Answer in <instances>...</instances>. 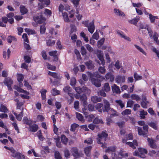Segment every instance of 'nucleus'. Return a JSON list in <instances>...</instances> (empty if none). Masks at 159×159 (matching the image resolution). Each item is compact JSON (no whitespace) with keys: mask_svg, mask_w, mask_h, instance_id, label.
I'll return each instance as SVG.
<instances>
[{"mask_svg":"<svg viewBox=\"0 0 159 159\" xmlns=\"http://www.w3.org/2000/svg\"><path fill=\"white\" fill-rule=\"evenodd\" d=\"M135 47L140 52H142L143 54L145 55H146V53L144 51L143 49L141 48L139 46L135 44L134 45Z\"/></svg>","mask_w":159,"mask_h":159,"instance_id":"43","label":"nucleus"},{"mask_svg":"<svg viewBox=\"0 0 159 159\" xmlns=\"http://www.w3.org/2000/svg\"><path fill=\"white\" fill-rule=\"evenodd\" d=\"M11 156L17 158L18 159H25V156L19 152H16L14 154H12Z\"/></svg>","mask_w":159,"mask_h":159,"instance_id":"16","label":"nucleus"},{"mask_svg":"<svg viewBox=\"0 0 159 159\" xmlns=\"http://www.w3.org/2000/svg\"><path fill=\"white\" fill-rule=\"evenodd\" d=\"M97 57L101 61V64L104 66L105 64V62L103 57V53L101 51H98L97 53Z\"/></svg>","mask_w":159,"mask_h":159,"instance_id":"7","label":"nucleus"},{"mask_svg":"<svg viewBox=\"0 0 159 159\" xmlns=\"http://www.w3.org/2000/svg\"><path fill=\"white\" fill-rule=\"evenodd\" d=\"M104 89L106 92H108L110 91V87L109 83H107L104 84Z\"/></svg>","mask_w":159,"mask_h":159,"instance_id":"37","label":"nucleus"},{"mask_svg":"<svg viewBox=\"0 0 159 159\" xmlns=\"http://www.w3.org/2000/svg\"><path fill=\"white\" fill-rule=\"evenodd\" d=\"M130 113L131 110L128 109H125L121 113L122 115L124 116L128 115L130 114Z\"/></svg>","mask_w":159,"mask_h":159,"instance_id":"47","label":"nucleus"},{"mask_svg":"<svg viewBox=\"0 0 159 159\" xmlns=\"http://www.w3.org/2000/svg\"><path fill=\"white\" fill-rule=\"evenodd\" d=\"M85 64L89 69L91 70L93 69L94 67V65L93 61L91 60H89L85 62Z\"/></svg>","mask_w":159,"mask_h":159,"instance_id":"15","label":"nucleus"},{"mask_svg":"<svg viewBox=\"0 0 159 159\" xmlns=\"http://www.w3.org/2000/svg\"><path fill=\"white\" fill-rule=\"evenodd\" d=\"M98 96H101L105 97L106 96V94L103 90H100L98 92Z\"/></svg>","mask_w":159,"mask_h":159,"instance_id":"55","label":"nucleus"},{"mask_svg":"<svg viewBox=\"0 0 159 159\" xmlns=\"http://www.w3.org/2000/svg\"><path fill=\"white\" fill-rule=\"evenodd\" d=\"M111 89L113 93H119L120 92L119 87L115 84L111 87Z\"/></svg>","mask_w":159,"mask_h":159,"instance_id":"21","label":"nucleus"},{"mask_svg":"<svg viewBox=\"0 0 159 159\" xmlns=\"http://www.w3.org/2000/svg\"><path fill=\"white\" fill-rule=\"evenodd\" d=\"M48 74L54 78L58 79V77L57 75V74L55 72H52L51 71H49L48 73Z\"/></svg>","mask_w":159,"mask_h":159,"instance_id":"50","label":"nucleus"},{"mask_svg":"<svg viewBox=\"0 0 159 159\" xmlns=\"http://www.w3.org/2000/svg\"><path fill=\"white\" fill-rule=\"evenodd\" d=\"M149 125L150 126L153 128L155 130L157 129V124L153 122H151L149 124Z\"/></svg>","mask_w":159,"mask_h":159,"instance_id":"62","label":"nucleus"},{"mask_svg":"<svg viewBox=\"0 0 159 159\" xmlns=\"http://www.w3.org/2000/svg\"><path fill=\"white\" fill-rule=\"evenodd\" d=\"M15 88L17 91L20 92L24 93L26 95H28L29 94V93L28 92L20 88V87L16 86H15Z\"/></svg>","mask_w":159,"mask_h":159,"instance_id":"29","label":"nucleus"},{"mask_svg":"<svg viewBox=\"0 0 159 159\" xmlns=\"http://www.w3.org/2000/svg\"><path fill=\"white\" fill-rule=\"evenodd\" d=\"M114 12L116 15L119 16H125V13L119 9H114Z\"/></svg>","mask_w":159,"mask_h":159,"instance_id":"23","label":"nucleus"},{"mask_svg":"<svg viewBox=\"0 0 159 159\" xmlns=\"http://www.w3.org/2000/svg\"><path fill=\"white\" fill-rule=\"evenodd\" d=\"M130 97L132 99L135 100L137 102L139 101L141 99V98L138 95L135 94H132Z\"/></svg>","mask_w":159,"mask_h":159,"instance_id":"32","label":"nucleus"},{"mask_svg":"<svg viewBox=\"0 0 159 159\" xmlns=\"http://www.w3.org/2000/svg\"><path fill=\"white\" fill-rule=\"evenodd\" d=\"M92 148V147L91 146H89L85 148L84 152L87 157L90 156V152Z\"/></svg>","mask_w":159,"mask_h":159,"instance_id":"26","label":"nucleus"},{"mask_svg":"<svg viewBox=\"0 0 159 159\" xmlns=\"http://www.w3.org/2000/svg\"><path fill=\"white\" fill-rule=\"evenodd\" d=\"M115 81L117 83H119L121 82H124L125 81V78L124 76L118 75L115 79Z\"/></svg>","mask_w":159,"mask_h":159,"instance_id":"17","label":"nucleus"},{"mask_svg":"<svg viewBox=\"0 0 159 159\" xmlns=\"http://www.w3.org/2000/svg\"><path fill=\"white\" fill-rule=\"evenodd\" d=\"M81 53L82 55H85L86 54V50L85 48L82 46L81 47Z\"/></svg>","mask_w":159,"mask_h":159,"instance_id":"64","label":"nucleus"},{"mask_svg":"<svg viewBox=\"0 0 159 159\" xmlns=\"http://www.w3.org/2000/svg\"><path fill=\"white\" fill-rule=\"evenodd\" d=\"M8 109L7 107L2 104L0 105V111L4 113H7L8 111Z\"/></svg>","mask_w":159,"mask_h":159,"instance_id":"30","label":"nucleus"},{"mask_svg":"<svg viewBox=\"0 0 159 159\" xmlns=\"http://www.w3.org/2000/svg\"><path fill=\"white\" fill-rule=\"evenodd\" d=\"M105 78L106 80H109L111 82H113L114 79V76L111 72L107 73L105 75Z\"/></svg>","mask_w":159,"mask_h":159,"instance_id":"14","label":"nucleus"},{"mask_svg":"<svg viewBox=\"0 0 159 159\" xmlns=\"http://www.w3.org/2000/svg\"><path fill=\"white\" fill-rule=\"evenodd\" d=\"M89 77L91 78V82L92 84L97 87L101 86V82L98 78H100V75L98 72H95L93 75L92 73L89 72Z\"/></svg>","mask_w":159,"mask_h":159,"instance_id":"1","label":"nucleus"},{"mask_svg":"<svg viewBox=\"0 0 159 159\" xmlns=\"http://www.w3.org/2000/svg\"><path fill=\"white\" fill-rule=\"evenodd\" d=\"M76 117L78 119L82 122L84 121V117L82 116V114H81L76 112Z\"/></svg>","mask_w":159,"mask_h":159,"instance_id":"34","label":"nucleus"},{"mask_svg":"<svg viewBox=\"0 0 159 159\" xmlns=\"http://www.w3.org/2000/svg\"><path fill=\"white\" fill-rule=\"evenodd\" d=\"M88 108L89 110L90 111H93L94 110V106L92 104H89Z\"/></svg>","mask_w":159,"mask_h":159,"instance_id":"59","label":"nucleus"},{"mask_svg":"<svg viewBox=\"0 0 159 159\" xmlns=\"http://www.w3.org/2000/svg\"><path fill=\"white\" fill-rule=\"evenodd\" d=\"M62 15L63 17V18L64 19V20L66 22H69L70 20L69 19L68 14L66 12L62 13Z\"/></svg>","mask_w":159,"mask_h":159,"instance_id":"35","label":"nucleus"},{"mask_svg":"<svg viewBox=\"0 0 159 159\" xmlns=\"http://www.w3.org/2000/svg\"><path fill=\"white\" fill-rule=\"evenodd\" d=\"M103 104L102 103H97L95 106L96 109L100 112H102L103 111L102 107H103Z\"/></svg>","mask_w":159,"mask_h":159,"instance_id":"27","label":"nucleus"},{"mask_svg":"<svg viewBox=\"0 0 159 159\" xmlns=\"http://www.w3.org/2000/svg\"><path fill=\"white\" fill-rule=\"evenodd\" d=\"M1 20L2 21L0 20V26L2 27H6V24L7 23L8 21L7 17L3 16L2 17Z\"/></svg>","mask_w":159,"mask_h":159,"instance_id":"12","label":"nucleus"},{"mask_svg":"<svg viewBox=\"0 0 159 159\" xmlns=\"http://www.w3.org/2000/svg\"><path fill=\"white\" fill-rule=\"evenodd\" d=\"M98 136L97 143L99 144H102V147L103 148H106V143H103V142L104 143L106 140L108 136V134L105 132L102 131L101 133L98 134Z\"/></svg>","mask_w":159,"mask_h":159,"instance_id":"2","label":"nucleus"},{"mask_svg":"<svg viewBox=\"0 0 159 159\" xmlns=\"http://www.w3.org/2000/svg\"><path fill=\"white\" fill-rule=\"evenodd\" d=\"M116 32L117 34L119 35L121 38H123L127 40H130V38L129 37L125 36L124 33L121 31L118 30Z\"/></svg>","mask_w":159,"mask_h":159,"instance_id":"24","label":"nucleus"},{"mask_svg":"<svg viewBox=\"0 0 159 159\" xmlns=\"http://www.w3.org/2000/svg\"><path fill=\"white\" fill-rule=\"evenodd\" d=\"M104 105L102 107V110L103 112H108L110 109V105L109 102L106 100H103Z\"/></svg>","mask_w":159,"mask_h":159,"instance_id":"5","label":"nucleus"},{"mask_svg":"<svg viewBox=\"0 0 159 159\" xmlns=\"http://www.w3.org/2000/svg\"><path fill=\"white\" fill-rule=\"evenodd\" d=\"M80 99L83 103L84 106L87 105V98L85 94H83L80 97Z\"/></svg>","mask_w":159,"mask_h":159,"instance_id":"19","label":"nucleus"},{"mask_svg":"<svg viewBox=\"0 0 159 159\" xmlns=\"http://www.w3.org/2000/svg\"><path fill=\"white\" fill-rule=\"evenodd\" d=\"M91 100L92 102L96 103L102 101V98L101 97H98L97 96H94L91 97Z\"/></svg>","mask_w":159,"mask_h":159,"instance_id":"18","label":"nucleus"},{"mask_svg":"<svg viewBox=\"0 0 159 159\" xmlns=\"http://www.w3.org/2000/svg\"><path fill=\"white\" fill-rule=\"evenodd\" d=\"M20 9L22 15H24L28 12V10L24 6L21 5L20 7Z\"/></svg>","mask_w":159,"mask_h":159,"instance_id":"22","label":"nucleus"},{"mask_svg":"<svg viewBox=\"0 0 159 159\" xmlns=\"http://www.w3.org/2000/svg\"><path fill=\"white\" fill-rule=\"evenodd\" d=\"M147 140L148 143V145L151 148L156 149L157 148L156 144L155 143V140L152 139L148 138Z\"/></svg>","mask_w":159,"mask_h":159,"instance_id":"9","label":"nucleus"},{"mask_svg":"<svg viewBox=\"0 0 159 159\" xmlns=\"http://www.w3.org/2000/svg\"><path fill=\"white\" fill-rule=\"evenodd\" d=\"M78 126L77 124H75L72 125L71 126L70 130L72 131H75L76 128L78 127Z\"/></svg>","mask_w":159,"mask_h":159,"instance_id":"63","label":"nucleus"},{"mask_svg":"<svg viewBox=\"0 0 159 159\" xmlns=\"http://www.w3.org/2000/svg\"><path fill=\"white\" fill-rule=\"evenodd\" d=\"M4 83L5 85L7 86L8 90H12V89L11 87V85L13 84V81L11 79L9 78H6Z\"/></svg>","mask_w":159,"mask_h":159,"instance_id":"6","label":"nucleus"},{"mask_svg":"<svg viewBox=\"0 0 159 159\" xmlns=\"http://www.w3.org/2000/svg\"><path fill=\"white\" fill-rule=\"evenodd\" d=\"M46 31L45 25L43 24L40 26V31L41 34H43Z\"/></svg>","mask_w":159,"mask_h":159,"instance_id":"39","label":"nucleus"},{"mask_svg":"<svg viewBox=\"0 0 159 159\" xmlns=\"http://www.w3.org/2000/svg\"><path fill=\"white\" fill-rule=\"evenodd\" d=\"M98 70L101 74H104L106 72V70L104 67L100 66L98 68Z\"/></svg>","mask_w":159,"mask_h":159,"instance_id":"57","label":"nucleus"},{"mask_svg":"<svg viewBox=\"0 0 159 159\" xmlns=\"http://www.w3.org/2000/svg\"><path fill=\"white\" fill-rule=\"evenodd\" d=\"M47 91L46 89H43V90L40 91V93L41 94V97L43 100H44L46 99V94Z\"/></svg>","mask_w":159,"mask_h":159,"instance_id":"40","label":"nucleus"},{"mask_svg":"<svg viewBox=\"0 0 159 159\" xmlns=\"http://www.w3.org/2000/svg\"><path fill=\"white\" fill-rule=\"evenodd\" d=\"M23 108L22 109V111L20 112V113L19 114L17 115L16 117L17 119L19 121H20L22 119V118L23 116Z\"/></svg>","mask_w":159,"mask_h":159,"instance_id":"42","label":"nucleus"},{"mask_svg":"<svg viewBox=\"0 0 159 159\" xmlns=\"http://www.w3.org/2000/svg\"><path fill=\"white\" fill-rule=\"evenodd\" d=\"M54 157L55 159H62L61 154L57 151L54 152Z\"/></svg>","mask_w":159,"mask_h":159,"instance_id":"33","label":"nucleus"},{"mask_svg":"<svg viewBox=\"0 0 159 159\" xmlns=\"http://www.w3.org/2000/svg\"><path fill=\"white\" fill-rule=\"evenodd\" d=\"M55 43V41L50 39L48 40L47 44L48 46H52Z\"/></svg>","mask_w":159,"mask_h":159,"instance_id":"51","label":"nucleus"},{"mask_svg":"<svg viewBox=\"0 0 159 159\" xmlns=\"http://www.w3.org/2000/svg\"><path fill=\"white\" fill-rule=\"evenodd\" d=\"M138 150L140 154L139 157L143 158H145V154H146L148 152L147 150L145 149L141 148H139Z\"/></svg>","mask_w":159,"mask_h":159,"instance_id":"10","label":"nucleus"},{"mask_svg":"<svg viewBox=\"0 0 159 159\" xmlns=\"http://www.w3.org/2000/svg\"><path fill=\"white\" fill-rule=\"evenodd\" d=\"M33 19L36 22L39 24L43 23L46 20L45 18L41 15L34 16Z\"/></svg>","mask_w":159,"mask_h":159,"instance_id":"4","label":"nucleus"},{"mask_svg":"<svg viewBox=\"0 0 159 159\" xmlns=\"http://www.w3.org/2000/svg\"><path fill=\"white\" fill-rule=\"evenodd\" d=\"M148 127L147 125H144L142 127H138V131L139 135H142L144 137H148Z\"/></svg>","mask_w":159,"mask_h":159,"instance_id":"3","label":"nucleus"},{"mask_svg":"<svg viewBox=\"0 0 159 159\" xmlns=\"http://www.w3.org/2000/svg\"><path fill=\"white\" fill-rule=\"evenodd\" d=\"M13 40H16V39L14 37L10 36L8 37L7 41L8 43H11Z\"/></svg>","mask_w":159,"mask_h":159,"instance_id":"56","label":"nucleus"},{"mask_svg":"<svg viewBox=\"0 0 159 159\" xmlns=\"http://www.w3.org/2000/svg\"><path fill=\"white\" fill-rule=\"evenodd\" d=\"M38 129V126L36 124H34L30 126V130L33 132H35Z\"/></svg>","mask_w":159,"mask_h":159,"instance_id":"25","label":"nucleus"},{"mask_svg":"<svg viewBox=\"0 0 159 159\" xmlns=\"http://www.w3.org/2000/svg\"><path fill=\"white\" fill-rule=\"evenodd\" d=\"M148 113L147 111H145L144 110H142L140 111V117L141 119H144L145 118V116L147 115Z\"/></svg>","mask_w":159,"mask_h":159,"instance_id":"31","label":"nucleus"},{"mask_svg":"<svg viewBox=\"0 0 159 159\" xmlns=\"http://www.w3.org/2000/svg\"><path fill=\"white\" fill-rule=\"evenodd\" d=\"M71 88L68 86L65 87L63 89V91L65 92H68V95L72 98V96L73 95L71 93H69V92L71 91Z\"/></svg>","mask_w":159,"mask_h":159,"instance_id":"20","label":"nucleus"},{"mask_svg":"<svg viewBox=\"0 0 159 159\" xmlns=\"http://www.w3.org/2000/svg\"><path fill=\"white\" fill-rule=\"evenodd\" d=\"M24 79V76L22 74H18L17 80L18 82H22Z\"/></svg>","mask_w":159,"mask_h":159,"instance_id":"48","label":"nucleus"},{"mask_svg":"<svg viewBox=\"0 0 159 159\" xmlns=\"http://www.w3.org/2000/svg\"><path fill=\"white\" fill-rule=\"evenodd\" d=\"M149 103L148 101H142L141 102V105L142 107L144 108H147L148 104Z\"/></svg>","mask_w":159,"mask_h":159,"instance_id":"45","label":"nucleus"},{"mask_svg":"<svg viewBox=\"0 0 159 159\" xmlns=\"http://www.w3.org/2000/svg\"><path fill=\"white\" fill-rule=\"evenodd\" d=\"M149 16L151 22L152 23H153L154 22L156 19H157L158 18L157 16H153L151 14H149Z\"/></svg>","mask_w":159,"mask_h":159,"instance_id":"36","label":"nucleus"},{"mask_svg":"<svg viewBox=\"0 0 159 159\" xmlns=\"http://www.w3.org/2000/svg\"><path fill=\"white\" fill-rule=\"evenodd\" d=\"M87 27L89 32L91 34L93 33L95 29L94 21L93 20L92 22L89 24V25Z\"/></svg>","mask_w":159,"mask_h":159,"instance_id":"13","label":"nucleus"},{"mask_svg":"<svg viewBox=\"0 0 159 159\" xmlns=\"http://www.w3.org/2000/svg\"><path fill=\"white\" fill-rule=\"evenodd\" d=\"M46 65L47 68L49 70H55L56 69V67L54 66H53L48 63H46Z\"/></svg>","mask_w":159,"mask_h":159,"instance_id":"46","label":"nucleus"},{"mask_svg":"<svg viewBox=\"0 0 159 159\" xmlns=\"http://www.w3.org/2000/svg\"><path fill=\"white\" fill-rule=\"evenodd\" d=\"M64 156L67 158L69 157L70 155V153L69 151L67 149H65L64 151Z\"/></svg>","mask_w":159,"mask_h":159,"instance_id":"60","label":"nucleus"},{"mask_svg":"<svg viewBox=\"0 0 159 159\" xmlns=\"http://www.w3.org/2000/svg\"><path fill=\"white\" fill-rule=\"evenodd\" d=\"M116 102L118 105L120 106L121 108H123L125 106L124 103L120 100H116Z\"/></svg>","mask_w":159,"mask_h":159,"instance_id":"44","label":"nucleus"},{"mask_svg":"<svg viewBox=\"0 0 159 159\" xmlns=\"http://www.w3.org/2000/svg\"><path fill=\"white\" fill-rule=\"evenodd\" d=\"M75 89L76 92L79 94L85 92L89 89L87 87L84 86L82 88H81L80 87H75Z\"/></svg>","mask_w":159,"mask_h":159,"instance_id":"8","label":"nucleus"},{"mask_svg":"<svg viewBox=\"0 0 159 159\" xmlns=\"http://www.w3.org/2000/svg\"><path fill=\"white\" fill-rule=\"evenodd\" d=\"M61 140L62 142L64 144H66L68 142V139L66 138L65 135H62L61 137Z\"/></svg>","mask_w":159,"mask_h":159,"instance_id":"38","label":"nucleus"},{"mask_svg":"<svg viewBox=\"0 0 159 159\" xmlns=\"http://www.w3.org/2000/svg\"><path fill=\"white\" fill-rule=\"evenodd\" d=\"M71 152L72 155L76 158H78L80 156L78 149L76 147L72 148H71Z\"/></svg>","mask_w":159,"mask_h":159,"instance_id":"11","label":"nucleus"},{"mask_svg":"<svg viewBox=\"0 0 159 159\" xmlns=\"http://www.w3.org/2000/svg\"><path fill=\"white\" fill-rule=\"evenodd\" d=\"M95 116L93 114H91L87 116V118L89 121H92L93 120Z\"/></svg>","mask_w":159,"mask_h":159,"instance_id":"58","label":"nucleus"},{"mask_svg":"<svg viewBox=\"0 0 159 159\" xmlns=\"http://www.w3.org/2000/svg\"><path fill=\"white\" fill-rule=\"evenodd\" d=\"M140 19V17L139 16H137L135 18L130 20L129 22L131 24H133L136 25H137V22Z\"/></svg>","mask_w":159,"mask_h":159,"instance_id":"28","label":"nucleus"},{"mask_svg":"<svg viewBox=\"0 0 159 159\" xmlns=\"http://www.w3.org/2000/svg\"><path fill=\"white\" fill-rule=\"evenodd\" d=\"M37 133L38 134V137L39 140L41 141H43L44 139V138L43 137L41 130H39Z\"/></svg>","mask_w":159,"mask_h":159,"instance_id":"52","label":"nucleus"},{"mask_svg":"<svg viewBox=\"0 0 159 159\" xmlns=\"http://www.w3.org/2000/svg\"><path fill=\"white\" fill-rule=\"evenodd\" d=\"M24 59L25 61L27 63H29L31 61V58L30 57L28 56H25L24 57Z\"/></svg>","mask_w":159,"mask_h":159,"instance_id":"61","label":"nucleus"},{"mask_svg":"<svg viewBox=\"0 0 159 159\" xmlns=\"http://www.w3.org/2000/svg\"><path fill=\"white\" fill-rule=\"evenodd\" d=\"M51 93L52 95L55 96L59 94L60 92L56 89L54 88L51 91Z\"/></svg>","mask_w":159,"mask_h":159,"instance_id":"41","label":"nucleus"},{"mask_svg":"<svg viewBox=\"0 0 159 159\" xmlns=\"http://www.w3.org/2000/svg\"><path fill=\"white\" fill-rule=\"evenodd\" d=\"M93 123L95 124H98L99 123L102 124L103 123V121L102 120L99 119L97 118H96L93 120Z\"/></svg>","mask_w":159,"mask_h":159,"instance_id":"53","label":"nucleus"},{"mask_svg":"<svg viewBox=\"0 0 159 159\" xmlns=\"http://www.w3.org/2000/svg\"><path fill=\"white\" fill-rule=\"evenodd\" d=\"M116 148L115 147H109L105 150V152H109L110 151L114 152L115 151Z\"/></svg>","mask_w":159,"mask_h":159,"instance_id":"54","label":"nucleus"},{"mask_svg":"<svg viewBox=\"0 0 159 159\" xmlns=\"http://www.w3.org/2000/svg\"><path fill=\"white\" fill-rule=\"evenodd\" d=\"M134 76L135 81L141 80L142 78V76L138 75L136 73H134Z\"/></svg>","mask_w":159,"mask_h":159,"instance_id":"49","label":"nucleus"}]
</instances>
